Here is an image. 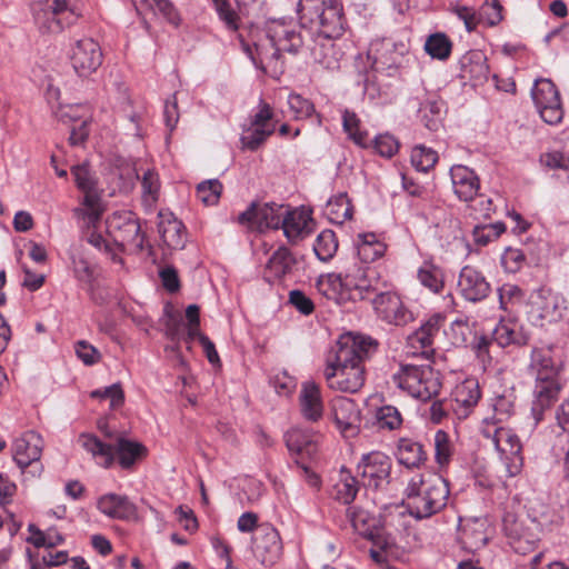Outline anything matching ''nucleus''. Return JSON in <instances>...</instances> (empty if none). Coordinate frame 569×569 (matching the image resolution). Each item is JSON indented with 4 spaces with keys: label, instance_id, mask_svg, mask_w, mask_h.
Here are the masks:
<instances>
[{
    "label": "nucleus",
    "instance_id": "nucleus-1",
    "mask_svg": "<svg viewBox=\"0 0 569 569\" xmlns=\"http://www.w3.org/2000/svg\"><path fill=\"white\" fill-rule=\"evenodd\" d=\"M377 349L370 337L346 332L341 335L327 356L323 378L335 391L356 393L365 385L363 361Z\"/></svg>",
    "mask_w": 569,
    "mask_h": 569
},
{
    "label": "nucleus",
    "instance_id": "nucleus-2",
    "mask_svg": "<svg viewBox=\"0 0 569 569\" xmlns=\"http://www.w3.org/2000/svg\"><path fill=\"white\" fill-rule=\"evenodd\" d=\"M449 485L437 473L413 476L406 488L408 510L417 519H426L447 505Z\"/></svg>",
    "mask_w": 569,
    "mask_h": 569
},
{
    "label": "nucleus",
    "instance_id": "nucleus-3",
    "mask_svg": "<svg viewBox=\"0 0 569 569\" xmlns=\"http://www.w3.org/2000/svg\"><path fill=\"white\" fill-rule=\"evenodd\" d=\"M367 271V267L353 263L345 267V273L321 274L316 283L317 290L336 305L365 299L371 289Z\"/></svg>",
    "mask_w": 569,
    "mask_h": 569
},
{
    "label": "nucleus",
    "instance_id": "nucleus-4",
    "mask_svg": "<svg viewBox=\"0 0 569 569\" xmlns=\"http://www.w3.org/2000/svg\"><path fill=\"white\" fill-rule=\"evenodd\" d=\"M298 16L302 26L317 28L326 36H341L345 19L338 0H299Z\"/></svg>",
    "mask_w": 569,
    "mask_h": 569
},
{
    "label": "nucleus",
    "instance_id": "nucleus-5",
    "mask_svg": "<svg viewBox=\"0 0 569 569\" xmlns=\"http://www.w3.org/2000/svg\"><path fill=\"white\" fill-rule=\"evenodd\" d=\"M391 379L399 389L421 401L432 399L441 388L440 373L429 365H401Z\"/></svg>",
    "mask_w": 569,
    "mask_h": 569
},
{
    "label": "nucleus",
    "instance_id": "nucleus-6",
    "mask_svg": "<svg viewBox=\"0 0 569 569\" xmlns=\"http://www.w3.org/2000/svg\"><path fill=\"white\" fill-rule=\"evenodd\" d=\"M81 447L92 455L97 462L108 468L112 465L114 455L117 453L119 463L122 468H130L138 459L147 453V448L136 441L119 438L117 447L103 443L100 439L92 435H81L79 437Z\"/></svg>",
    "mask_w": 569,
    "mask_h": 569
},
{
    "label": "nucleus",
    "instance_id": "nucleus-7",
    "mask_svg": "<svg viewBox=\"0 0 569 569\" xmlns=\"http://www.w3.org/2000/svg\"><path fill=\"white\" fill-rule=\"evenodd\" d=\"M496 449L508 477L518 476L523 467L522 443L518 435L510 428L485 422L481 430Z\"/></svg>",
    "mask_w": 569,
    "mask_h": 569
},
{
    "label": "nucleus",
    "instance_id": "nucleus-8",
    "mask_svg": "<svg viewBox=\"0 0 569 569\" xmlns=\"http://www.w3.org/2000/svg\"><path fill=\"white\" fill-rule=\"evenodd\" d=\"M566 310V299L560 293L540 288L530 293L525 315L533 327L546 328L560 321Z\"/></svg>",
    "mask_w": 569,
    "mask_h": 569
},
{
    "label": "nucleus",
    "instance_id": "nucleus-9",
    "mask_svg": "<svg viewBox=\"0 0 569 569\" xmlns=\"http://www.w3.org/2000/svg\"><path fill=\"white\" fill-rule=\"evenodd\" d=\"M531 97L541 119L548 124H558L563 118V108L560 93L549 79H539L535 82Z\"/></svg>",
    "mask_w": 569,
    "mask_h": 569
},
{
    "label": "nucleus",
    "instance_id": "nucleus-10",
    "mask_svg": "<svg viewBox=\"0 0 569 569\" xmlns=\"http://www.w3.org/2000/svg\"><path fill=\"white\" fill-rule=\"evenodd\" d=\"M408 51L409 47L406 42L382 38L371 42L368 58L377 71H395L400 67Z\"/></svg>",
    "mask_w": 569,
    "mask_h": 569
},
{
    "label": "nucleus",
    "instance_id": "nucleus-11",
    "mask_svg": "<svg viewBox=\"0 0 569 569\" xmlns=\"http://www.w3.org/2000/svg\"><path fill=\"white\" fill-rule=\"evenodd\" d=\"M273 110L267 102L259 103L258 111L253 116L250 126L241 136L242 147L251 151L257 150L276 130Z\"/></svg>",
    "mask_w": 569,
    "mask_h": 569
},
{
    "label": "nucleus",
    "instance_id": "nucleus-12",
    "mask_svg": "<svg viewBox=\"0 0 569 569\" xmlns=\"http://www.w3.org/2000/svg\"><path fill=\"white\" fill-rule=\"evenodd\" d=\"M330 411L337 429L343 438H355L361 426V411L350 398L335 397L330 402Z\"/></svg>",
    "mask_w": 569,
    "mask_h": 569
},
{
    "label": "nucleus",
    "instance_id": "nucleus-13",
    "mask_svg": "<svg viewBox=\"0 0 569 569\" xmlns=\"http://www.w3.org/2000/svg\"><path fill=\"white\" fill-rule=\"evenodd\" d=\"M76 0H48L36 16L49 32H59L64 27L73 24L79 14L76 12Z\"/></svg>",
    "mask_w": 569,
    "mask_h": 569
},
{
    "label": "nucleus",
    "instance_id": "nucleus-14",
    "mask_svg": "<svg viewBox=\"0 0 569 569\" xmlns=\"http://www.w3.org/2000/svg\"><path fill=\"white\" fill-rule=\"evenodd\" d=\"M391 471V459L382 451L362 455L357 465V472L366 487L379 488L388 481Z\"/></svg>",
    "mask_w": 569,
    "mask_h": 569
},
{
    "label": "nucleus",
    "instance_id": "nucleus-15",
    "mask_svg": "<svg viewBox=\"0 0 569 569\" xmlns=\"http://www.w3.org/2000/svg\"><path fill=\"white\" fill-rule=\"evenodd\" d=\"M284 206L277 203H252L238 216V222L260 231L264 229H279L283 220Z\"/></svg>",
    "mask_w": 569,
    "mask_h": 569
},
{
    "label": "nucleus",
    "instance_id": "nucleus-16",
    "mask_svg": "<svg viewBox=\"0 0 569 569\" xmlns=\"http://www.w3.org/2000/svg\"><path fill=\"white\" fill-rule=\"evenodd\" d=\"M70 61L78 76L89 77L102 63L99 43L91 38L77 40L71 49Z\"/></svg>",
    "mask_w": 569,
    "mask_h": 569
},
{
    "label": "nucleus",
    "instance_id": "nucleus-17",
    "mask_svg": "<svg viewBox=\"0 0 569 569\" xmlns=\"http://www.w3.org/2000/svg\"><path fill=\"white\" fill-rule=\"evenodd\" d=\"M43 448L44 440L41 435L28 430L12 441V459L21 472H24L28 467L40 462Z\"/></svg>",
    "mask_w": 569,
    "mask_h": 569
},
{
    "label": "nucleus",
    "instance_id": "nucleus-18",
    "mask_svg": "<svg viewBox=\"0 0 569 569\" xmlns=\"http://www.w3.org/2000/svg\"><path fill=\"white\" fill-rule=\"evenodd\" d=\"M253 552L263 566L274 565L282 555V542L278 530L270 525H261L253 538Z\"/></svg>",
    "mask_w": 569,
    "mask_h": 569
},
{
    "label": "nucleus",
    "instance_id": "nucleus-19",
    "mask_svg": "<svg viewBox=\"0 0 569 569\" xmlns=\"http://www.w3.org/2000/svg\"><path fill=\"white\" fill-rule=\"evenodd\" d=\"M108 229L121 246L142 248L143 236L138 219L131 212L113 213L108 219Z\"/></svg>",
    "mask_w": 569,
    "mask_h": 569
},
{
    "label": "nucleus",
    "instance_id": "nucleus-20",
    "mask_svg": "<svg viewBox=\"0 0 569 569\" xmlns=\"http://www.w3.org/2000/svg\"><path fill=\"white\" fill-rule=\"evenodd\" d=\"M372 303L377 316L390 325L405 326L413 319L412 312L393 292L379 293Z\"/></svg>",
    "mask_w": 569,
    "mask_h": 569
},
{
    "label": "nucleus",
    "instance_id": "nucleus-21",
    "mask_svg": "<svg viewBox=\"0 0 569 569\" xmlns=\"http://www.w3.org/2000/svg\"><path fill=\"white\" fill-rule=\"evenodd\" d=\"M243 48L252 62L264 72L270 71L273 74L282 72V62L280 61L282 51L278 50V46L267 33L263 39H259L252 46L246 43Z\"/></svg>",
    "mask_w": 569,
    "mask_h": 569
},
{
    "label": "nucleus",
    "instance_id": "nucleus-22",
    "mask_svg": "<svg viewBox=\"0 0 569 569\" xmlns=\"http://www.w3.org/2000/svg\"><path fill=\"white\" fill-rule=\"evenodd\" d=\"M266 33L282 52L297 53L303 43L297 27L284 20L268 21Z\"/></svg>",
    "mask_w": 569,
    "mask_h": 569
},
{
    "label": "nucleus",
    "instance_id": "nucleus-23",
    "mask_svg": "<svg viewBox=\"0 0 569 569\" xmlns=\"http://www.w3.org/2000/svg\"><path fill=\"white\" fill-rule=\"evenodd\" d=\"M458 291L466 300L477 302L488 296L490 284L481 271L466 266L459 273Z\"/></svg>",
    "mask_w": 569,
    "mask_h": 569
},
{
    "label": "nucleus",
    "instance_id": "nucleus-24",
    "mask_svg": "<svg viewBox=\"0 0 569 569\" xmlns=\"http://www.w3.org/2000/svg\"><path fill=\"white\" fill-rule=\"evenodd\" d=\"M339 36H326L318 32L311 48L313 62L328 70L340 68V61L343 57L341 48L335 41Z\"/></svg>",
    "mask_w": 569,
    "mask_h": 569
},
{
    "label": "nucleus",
    "instance_id": "nucleus-25",
    "mask_svg": "<svg viewBox=\"0 0 569 569\" xmlns=\"http://www.w3.org/2000/svg\"><path fill=\"white\" fill-rule=\"evenodd\" d=\"M560 391L559 380L536 381L531 406V415L536 425L543 420L545 412L558 400Z\"/></svg>",
    "mask_w": 569,
    "mask_h": 569
},
{
    "label": "nucleus",
    "instance_id": "nucleus-26",
    "mask_svg": "<svg viewBox=\"0 0 569 569\" xmlns=\"http://www.w3.org/2000/svg\"><path fill=\"white\" fill-rule=\"evenodd\" d=\"M492 340L501 348L525 347L530 340V333L519 321L502 319L492 330Z\"/></svg>",
    "mask_w": 569,
    "mask_h": 569
},
{
    "label": "nucleus",
    "instance_id": "nucleus-27",
    "mask_svg": "<svg viewBox=\"0 0 569 569\" xmlns=\"http://www.w3.org/2000/svg\"><path fill=\"white\" fill-rule=\"evenodd\" d=\"M98 510L111 519L136 520L138 510L127 496L106 493L97 500Z\"/></svg>",
    "mask_w": 569,
    "mask_h": 569
},
{
    "label": "nucleus",
    "instance_id": "nucleus-28",
    "mask_svg": "<svg viewBox=\"0 0 569 569\" xmlns=\"http://www.w3.org/2000/svg\"><path fill=\"white\" fill-rule=\"evenodd\" d=\"M299 407L302 417L310 422H317L322 418L325 407L319 385L313 381H306L301 385Z\"/></svg>",
    "mask_w": 569,
    "mask_h": 569
},
{
    "label": "nucleus",
    "instance_id": "nucleus-29",
    "mask_svg": "<svg viewBox=\"0 0 569 569\" xmlns=\"http://www.w3.org/2000/svg\"><path fill=\"white\" fill-rule=\"evenodd\" d=\"M455 194L461 201H471L478 194L480 183L476 173L466 166L457 164L450 169Z\"/></svg>",
    "mask_w": 569,
    "mask_h": 569
},
{
    "label": "nucleus",
    "instance_id": "nucleus-30",
    "mask_svg": "<svg viewBox=\"0 0 569 569\" xmlns=\"http://www.w3.org/2000/svg\"><path fill=\"white\" fill-rule=\"evenodd\" d=\"M284 438L289 451L301 459L305 457L312 458L318 451L320 438L318 433L300 428H292L286 433Z\"/></svg>",
    "mask_w": 569,
    "mask_h": 569
},
{
    "label": "nucleus",
    "instance_id": "nucleus-31",
    "mask_svg": "<svg viewBox=\"0 0 569 569\" xmlns=\"http://www.w3.org/2000/svg\"><path fill=\"white\" fill-rule=\"evenodd\" d=\"M311 222L312 219L308 211L303 209L290 210L288 207H284L280 228L289 241H297L310 232Z\"/></svg>",
    "mask_w": 569,
    "mask_h": 569
},
{
    "label": "nucleus",
    "instance_id": "nucleus-32",
    "mask_svg": "<svg viewBox=\"0 0 569 569\" xmlns=\"http://www.w3.org/2000/svg\"><path fill=\"white\" fill-rule=\"evenodd\" d=\"M158 217L159 233L163 243L170 249H182L186 243V232L182 222L169 211H160Z\"/></svg>",
    "mask_w": 569,
    "mask_h": 569
},
{
    "label": "nucleus",
    "instance_id": "nucleus-33",
    "mask_svg": "<svg viewBox=\"0 0 569 569\" xmlns=\"http://www.w3.org/2000/svg\"><path fill=\"white\" fill-rule=\"evenodd\" d=\"M296 259L291 254L290 250L283 246L279 247L272 252L268 259L263 277L268 282H274L292 271Z\"/></svg>",
    "mask_w": 569,
    "mask_h": 569
},
{
    "label": "nucleus",
    "instance_id": "nucleus-34",
    "mask_svg": "<svg viewBox=\"0 0 569 569\" xmlns=\"http://www.w3.org/2000/svg\"><path fill=\"white\" fill-rule=\"evenodd\" d=\"M461 77L480 84L488 79L489 66L483 52L475 50L467 52L460 60Z\"/></svg>",
    "mask_w": 569,
    "mask_h": 569
},
{
    "label": "nucleus",
    "instance_id": "nucleus-35",
    "mask_svg": "<svg viewBox=\"0 0 569 569\" xmlns=\"http://www.w3.org/2000/svg\"><path fill=\"white\" fill-rule=\"evenodd\" d=\"M395 455L398 462L407 468H419L427 460V452L423 446L408 437L400 438L397 441Z\"/></svg>",
    "mask_w": 569,
    "mask_h": 569
},
{
    "label": "nucleus",
    "instance_id": "nucleus-36",
    "mask_svg": "<svg viewBox=\"0 0 569 569\" xmlns=\"http://www.w3.org/2000/svg\"><path fill=\"white\" fill-rule=\"evenodd\" d=\"M530 368L536 376V381L559 380L560 366L553 360L549 350L533 348Z\"/></svg>",
    "mask_w": 569,
    "mask_h": 569
},
{
    "label": "nucleus",
    "instance_id": "nucleus-37",
    "mask_svg": "<svg viewBox=\"0 0 569 569\" xmlns=\"http://www.w3.org/2000/svg\"><path fill=\"white\" fill-rule=\"evenodd\" d=\"M347 516L356 532L375 541L381 549L387 547L388 541L386 539L381 541L379 536L375 533L376 519L368 511L358 507H351L347 510Z\"/></svg>",
    "mask_w": 569,
    "mask_h": 569
},
{
    "label": "nucleus",
    "instance_id": "nucleus-38",
    "mask_svg": "<svg viewBox=\"0 0 569 569\" xmlns=\"http://www.w3.org/2000/svg\"><path fill=\"white\" fill-rule=\"evenodd\" d=\"M387 244L378 239L375 233L359 234L357 243V257L365 264L371 263L383 257Z\"/></svg>",
    "mask_w": 569,
    "mask_h": 569
},
{
    "label": "nucleus",
    "instance_id": "nucleus-39",
    "mask_svg": "<svg viewBox=\"0 0 569 569\" xmlns=\"http://www.w3.org/2000/svg\"><path fill=\"white\" fill-rule=\"evenodd\" d=\"M452 397L453 401L457 405L455 410L461 408V415L467 416L469 413V410L477 405L480 398L478 382L473 379L465 380L455 388Z\"/></svg>",
    "mask_w": 569,
    "mask_h": 569
},
{
    "label": "nucleus",
    "instance_id": "nucleus-40",
    "mask_svg": "<svg viewBox=\"0 0 569 569\" xmlns=\"http://www.w3.org/2000/svg\"><path fill=\"white\" fill-rule=\"evenodd\" d=\"M325 213L332 223L342 224L352 217V206L347 193L341 192L331 197L325 208Z\"/></svg>",
    "mask_w": 569,
    "mask_h": 569
},
{
    "label": "nucleus",
    "instance_id": "nucleus-41",
    "mask_svg": "<svg viewBox=\"0 0 569 569\" xmlns=\"http://www.w3.org/2000/svg\"><path fill=\"white\" fill-rule=\"evenodd\" d=\"M505 531L509 538L510 547L521 555H527L535 549L536 541L526 535L522 527L516 521L510 522L509 518L505 519Z\"/></svg>",
    "mask_w": 569,
    "mask_h": 569
},
{
    "label": "nucleus",
    "instance_id": "nucleus-42",
    "mask_svg": "<svg viewBox=\"0 0 569 569\" xmlns=\"http://www.w3.org/2000/svg\"><path fill=\"white\" fill-rule=\"evenodd\" d=\"M417 278L421 286L433 293H440L445 287L442 270L430 262H425L417 271Z\"/></svg>",
    "mask_w": 569,
    "mask_h": 569
},
{
    "label": "nucleus",
    "instance_id": "nucleus-43",
    "mask_svg": "<svg viewBox=\"0 0 569 569\" xmlns=\"http://www.w3.org/2000/svg\"><path fill=\"white\" fill-rule=\"evenodd\" d=\"M342 127L349 139L356 144L366 148L369 144L368 133L361 130V121L356 112L343 110L342 112Z\"/></svg>",
    "mask_w": 569,
    "mask_h": 569
},
{
    "label": "nucleus",
    "instance_id": "nucleus-44",
    "mask_svg": "<svg viewBox=\"0 0 569 569\" xmlns=\"http://www.w3.org/2000/svg\"><path fill=\"white\" fill-rule=\"evenodd\" d=\"M141 186L142 204L148 210H151L156 206L160 194V180L158 173L151 169L144 171L141 179Z\"/></svg>",
    "mask_w": 569,
    "mask_h": 569
},
{
    "label": "nucleus",
    "instance_id": "nucleus-45",
    "mask_svg": "<svg viewBox=\"0 0 569 569\" xmlns=\"http://www.w3.org/2000/svg\"><path fill=\"white\" fill-rule=\"evenodd\" d=\"M487 521L483 519H475L468 522L462 529L463 540L470 548L479 549L486 546L488 535L486 532Z\"/></svg>",
    "mask_w": 569,
    "mask_h": 569
},
{
    "label": "nucleus",
    "instance_id": "nucleus-46",
    "mask_svg": "<svg viewBox=\"0 0 569 569\" xmlns=\"http://www.w3.org/2000/svg\"><path fill=\"white\" fill-rule=\"evenodd\" d=\"M338 250V240L332 230L321 231L313 244V251L319 260L329 261L333 258Z\"/></svg>",
    "mask_w": 569,
    "mask_h": 569
},
{
    "label": "nucleus",
    "instance_id": "nucleus-47",
    "mask_svg": "<svg viewBox=\"0 0 569 569\" xmlns=\"http://www.w3.org/2000/svg\"><path fill=\"white\" fill-rule=\"evenodd\" d=\"M358 492V482L350 473L341 471L339 480L333 486L335 499L348 505L353 501Z\"/></svg>",
    "mask_w": 569,
    "mask_h": 569
},
{
    "label": "nucleus",
    "instance_id": "nucleus-48",
    "mask_svg": "<svg viewBox=\"0 0 569 569\" xmlns=\"http://www.w3.org/2000/svg\"><path fill=\"white\" fill-rule=\"evenodd\" d=\"M433 447L435 460L439 467L448 466L455 452V446L449 435L443 430H437L433 436Z\"/></svg>",
    "mask_w": 569,
    "mask_h": 569
},
{
    "label": "nucleus",
    "instance_id": "nucleus-49",
    "mask_svg": "<svg viewBox=\"0 0 569 569\" xmlns=\"http://www.w3.org/2000/svg\"><path fill=\"white\" fill-rule=\"evenodd\" d=\"M102 212L100 198L94 192L84 194L82 208L76 210V213L82 217L88 226L92 227L100 220Z\"/></svg>",
    "mask_w": 569,
    "mask_h": 569
},
{
    "label": "nucleus",
    "instance_id": "nucleus-50",
    "mask_svg": "<svg viewBox=\"0 0 569 569\" xmlns=\"http://www.w3.org/2000/svg\"><path fill=\"white\" fill-rule=\"evenodd\" d=\"M442 102L427 100L419 109L420 119L430 131H437L441 124Z\"/></svg>",
    "mask_w": 569,
    "mask_h": 569
},
{
    "label": "nucleus",
    "instance_id": "nucleus-51",
    "mask_svg": "<svg viewBox=\"0 0 569 569\" xmlns=\"http://www.w3.org/2000/svg\"><path fill=\"white\" fill-rule=\"evenodd\" d=\"M451 41L443 33H435L427 38L425 50L432 58L446 60L451 52Z\"/></svg>",
    "mask_w": 569,
    "mask_h": 569
},
{
    "label": "nucleus",
    "instance_id": "nucleus-52",
    "mask_svg": "<svg viewBox=\"0 0 569 569\" xmlns=\"http://www.w3.org/2000/svg\"><path fill=\"white\" fill-rule=\"evenodd\" d=\"M500 309L512 311L523 300V291L513 283H505L498 289Z\"/></svg>",
    "mask_w": 569,
    "mask_h": 569
},
{
    "label": "nucleus",
    "instance_id": "nucleus-53",
    "mask_svg": "<svg viewBox=\"0 0 569 569\" xmlns=\"http://www.w3.org/2000/svg\"><path fill=\"white\" fill-rule=\"evenodd\" d=\"M556 438L569 439V401L561 402L555 411V422L549 426Z\"/></svg>",
    "mask_w": 569,
    "mask_h": 569
},
{
    "label": "nucleus",
    "instance_id": "nucleus-54",
    "mask_svg": "<svg viewBox=\"0 0 569 569\" xmlns=\"http://www.w3.org/2000/svg\"><path fill=\"white\" fill-rule=\"evenodd\" d=\"M376 420L379 429L397 430L402 426V416L393 406H382L376 412Z\"/></svg>",
    "mask_w": 569,
    "mask_h": 569
},
{
    "label": "nucleus",
    "instance_id": "nucleus-55",
    "mask_svg": "<svg viewBox=\"0 0 569 569\" xmlns=\"http://www.w3.org/2000/svg\"><path fill=\"white\" fill-rule=\"evenodd\" d=\"M437 161L438 154L431 148H427L425 146H417L411 151V163L417 170L421 172L429 171L431 168L435 167Z\"/></svg>",
    "mask_w": 569,
    "mask_h": 569
},
{
    "label": "nucleus",
    "instance_id": "nucleus-56",
    "mask_svg": "<svg viewBox=\"0 0 569 569\" xmlns=\"http://www.w3.org/2000/svg\"><path fill=\"white\" fill-rule=\"evenodd\" d=\"M221 192L222 184L217 179L203 181L197 187V197L204 206L217 204Z\"/></svg>",
    "mask_w": 569,
    "mask_h": 569
},
{
    "label": "nucleus",
    "instance_id": "nucleus-57",
    "mask_svg": "<svg viewBox=\"0 0 569 569\" xmlns=\"http://www.w3.org/2000/svg\"><path fill=\"white\" fill-rule=\"evenodd\" d=\"M71 173L74 177V182L79 190H81L84 194L93 193L96 188V180L86 163L73 166L71 168Z\"/></svg>",
    "mask_w": 569,
    "mask_h": 569
},
{
    "label": "nucleus",
    "instance_id": "nucleus-58",
    "mask_svg": "<svg viewBox=\"0 0 569 569\" xmlns=\"http://www.w3.org/2000/svg\"><path fill=\"white\" fill-rule=\"evenodd\" d=\"M214 9L220 18L223 21L226 27L236 31L239 28L240 18L238 13L232 9L231 4L228 0H212Z\"/></svg>",
    "mask_w": 569,
    "mask_h": 569
},
{
    "label": "nucleus",
    "instance_id": "nucleus-59",
    "mask_svg": "<svg viewBox=\"0 0 569 569\" xmlns=\"http://www.w3.org/2000/svg\"><path fill=\"white\" fill-rule=\"evenodd\" d=\"M526 257L520 249L507 248L501 256V266L509 273L518 272L525 264Z\"/></svg>",
    "mask_w": 569,
    "mask_h": 569
},
{
    "label": "nucleus",
    "instance_id": "nucleus-60",
    "mask_svg": "<svg viewBox=\"0 0 569 569\" xmlns=\"http://www.w3.org/2000/svg\"><path fill=\"white\" fill-rule=\"evenodd\" d=\"M288 106L296 119L308 118L315 112L313 104L300 94H290L288 97Z\"/></svg>",
    "mask_w": 569,
    "mask_h": 569
},
{
    "label": "nucleus",
    "instance_id": "nucleus-61",
    "mask_svg": "<svg viewBox=\"0 0 569 569\" xmlns=\"http://www.w3.org/2000/svg\"><path fill=\"white\" fill-rule=\"evenodd\" d=\"M432 342L433 338L430 337V333H426L422 329L419 328L407 339V347L413 349L412 351H408V353L413 356L425 355L426 349L431 347Z\"/></svg>",
    "mask_w": 569,
    "mask_h": 569
},
{
    "label": "nucleus",
    "instance_id": "nucleus-62",
    "mask_svg": "<svg viewBox=\"0 0 569 569\" xmlns=\"http://www.w3.org/2000/svg\"><path fill=\"white\" fill-rule=\"evenodd\" d=\"M92 398L110 399V407L118 408L123 403L124 395L119 383L111 385L104 389H98L90 393Z\"/></svg>",
    "mask_w": 569,
    "mask_h": 569
},
{
    "label": "nucleus",
    "instance_id": "nucleus-63",
    "mask_svg": "<svg viewBox=\"0 0 569 569\" xmlns=\"http://www.w3.org/2000/svg\"><path fill=\"white\" fill-rule=\"evenodd\" d=\"M540 162L549 169H560L569 173V153L553 151L541 154Z\"/></svg>",
    "mask_w": 569,
    "mask_h": 569
},
{
    "label": "nucleus",
    "instance_id": "nucleus-64",
    "mask_svg": "<svg viewBox=\"0 0 569 569\" xmlns=\"http://www.w3.org/2000/svg\"><path fill=\"white\" fill-rule=\"evenodd\" d=\"M373 148L380 156L390 158L398 151L399 143L395 137L385 133L376 137Z\"/></svg>",
    "mask_w": 569,
    "mask_h": 569
}]
</instances>
